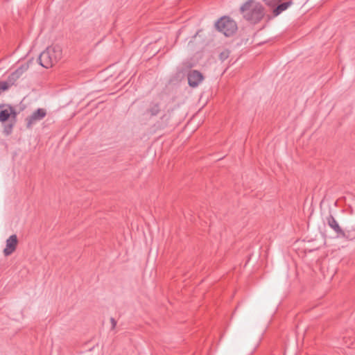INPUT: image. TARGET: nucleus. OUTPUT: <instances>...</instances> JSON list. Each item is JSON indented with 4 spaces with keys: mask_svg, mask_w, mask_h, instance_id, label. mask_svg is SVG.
I'll list each match as a JSON object with an SVG mask.
<instances>
[{
    "mask_svg": "<svg viewBox=\"0 0 355 355\" xmlns=\"http://www.w3.org/2000/svg\"><path fill=\"white\" fill-rule=\"evenodd\" d=\"M240 12L245 20L252 24L259 22L265 15L263 6L259 2L254 0H248L245 2L241 6Z\"/></svg>",
    "mask_w": 355,
    "mask_h": 355,
    "instance_id": "nucleus-1",
    "label": "nucleus"
},
{
    "mask_svg": "<svg viewBox=\"0 0 355 355\" xmlns=\"http://www.w3.org/2000/svg\"><path fill=\"white\" fill-rule=\"evenodd\" d=\"M62 57V49L58 44L51 45L42 51L38 58L40 64L50 68L58 62Z\"/></svg>",
    "mask_w": 355,
    "mask_h": 355,
    "instance_id": "nucleus-2",
    "label": "nucleus"
},
{
    "mask_svg": "<svg viewBox=\"0 0 355 355\" xmlns=\"http://www.w3.org/2000/svg\"><path fill=\"white\" fill-rule=\"evenodd\" d=\"M216 28L225 36L232 35L237 30L236 22L228 17H223L215 24Z\"/></svg>",
    "mask_w": 355,
    "mask_h": 355,
    "instance_id": "nucleus-3",
    "label": "nucleus"
},
{
    "mask_svg": "<svg viewBox=\"0 0 355 355\" xmlns=\"http://www.w3.org/2000/svg\"><path fill=\"white\" fill-rule=\"evenodd\" d=\"M46 115V111L44 108H38L26 119L27 128H31L37 122L43 119Z\"/></svg>",
    "mask_w": 355,
    "mask_h": 355,
    "instance_id": "nucleus-4",
    "label": "nucleus"
},
{
    "mask_svg": "<svg viewBox=\"0 0 355 355\" xmlns=\"http://www.w3.org/2000/svg\"><path fill=\"white\" fill-rule=\"evenodd\" d=\"M0 107L3 108L0 111L1 122L6 121L9 118H12L14 120L16 119L17 112L12 106L10 105H0Z\"/></svg>",
    "mask_w": 355,
    "mask_h": 355,
    "instance_id": "nucleus-5",
    "label": "nucleus"
},
{
    "mask_svg": "<svg viewBox=\"0 0 355 355\" xmlns=\"http://www.w3.org/2000/svg\"><path fill=\"white\" fill-rule=\"evenodd\" d=\"M17 243L18 240L16 234L10 236L6 242V248L3 250L4 255L7 257L12 254L16 250Z\"/></svg>",
    "mask_w": 355,
    "mask_h": 355,
    "instance_id": "nucleus-6",
    "label": "nucleus"
},
{
    "mask_svg": "<svg viewBox=\"0 0 355 355\" xmlns=\"http://www.w3.org/2000/svg\"><path fill=\"white\" fill-rule=\"evenodd\" d=\"M187 78L189 86L196 87L203 80L204 77L200 71L192 70L189 72Z\"/></svg>",
    "mask_w": 355,
    "mask_h": 355,
    "instance_id": "nucleus-7",
    "label": "nucleus"
},
{
    "mask_svg": "<svg viewBox=\"0 0 355 355\" xmlns=\"http://www.w3.org/2000/svg\"><path fill=\"white\" fill-rule=\"evenodd\" d=\"M327 223L328 225L335 232L337 237H345V234L340 227L337 220L331 215L327 217Z\"/></svg>",
    "mask_w": 355,
    "mask_h": 355,
    "instance_id": "nucleus-8",
    "label": "nucleus"
},
{
    "mask_svg": "<svg viewBox=\"0 0 355 355\" xmlns=\"http://www.w3.org/2000/svg\"><path fill=\"white\" fill-rule=\"evenodd\" d=\"M291 1H287L278 5L274 10L273 14L275 16H277L281 14L283 11L286 10L291 5Z\"/></svg>",
    "mask_w": 355,
    "mask_h": 355,
    "instance_id": "nucleus-9",
    "label": "nucleus"
},
{
    "mask_svg": "<svg viewBox=\"0 0 355 355\" xmlns=\"http://www.w3.org/2000/svg\"><path fill=\"white\" fill-rule=\"evenodd\" d=\"M28 68H29V63L26 62V63L22 64L14 72L16 73V75L19 78H20L22 76V74L28 69Z\"/></svg>",
    "mask_w": 355,
    "mask_h": 355,
    "instance_id": "nucleus-10",
    "label": "nucleus"
},
{
    "mask_svg": "<svg viewBox=\"0 0 355 355\" xmlns=\"http://www.w3.org/2000/svg\"><path fill=\"white\" fill-rule=\"evenodd\" d=\"M159 112V107L158 104H154L148 110V112L151 116H155L157 115Z\"/></svg>",
    "mask_w": 355,
    "mask_h": 355,
    "instance_id": "nucleus-11",
    "label": "nucleus"
},
{
    "mask_svg": "<svg viewBox=\"0 0 355 355\" xmlns=\"http://www.w3.org/2000/svg\"><path fill=\"white\" fill-rule=\"evenodd\" d=\"M19 78L16 75V73L13 71L8 78V81H6L10 87L13 85Z\"/></svg>",
    "mask_w": 355,
    "mask_h": 355,
    "instance_id": "nucleus-12",
    "label": "nucleus"
},
{
    "mask_svg": "<svg viewBox=\"0 0 355 355\" xmlns=\"http://www.w3.org/2000/svg\"><path fill=\"white\" fill-rule=\"evenodd\" d=\"M10 85L5 81H1L0 82V94L2 92L6 91L9 89Z\"/></svg>",
    "mask_w": 355,
    "mask_h": 355,
    "instance_id": "nucleus-13",
    "label": "nucleus"
},
{
    "mask_svg": "<svg viewBox=\"0 0 355 355\" xmlns=\"http://www.w3.org/2000/svg\"><path fill=\"white\" fill-rule=\"evenodd\" d=\"M266 4L270 6H275L278 3L281 1V0H263Z\"/></svg>",
    "mask_w": 355,
    "mask_h": 355,
    "instance_id": "nucleus-14",
    "label": "nucleus"
},
{
    "mask_svg": "<svg viewBox=\"0 0 355 355\" xmlns=\"http://www.w3.org/2000/svg\"><path fill=\"white\" fill-rule=\"evenodd\" d=\"M110 322H111V324H112V329H114L116 327V321L114 320V318H110Z\"/></svg>",
    "mask_w": 355,
    "mask_h": 355,
    "instance_id": "nucleus-15",
    "label": "nucleus"
},
{
    "mask_svg": "<svg viewBox=\"0 0 355 355\" xmlns=\"http://www.w3.org/2000/svg\"><path fill=\"white\" fill-rule=\"evenodd\" d=\"M12 128V125H10L8 128H6L5 131L6 132V134L8 135L11 132V129Z\"/></svg>",
    "mask_w": 355,
    "mask_h": 355,
    "instance_id": "nucleus-16",
    "label": "nucleus"
}]
</instances>
